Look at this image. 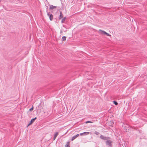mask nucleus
I'll return each mask as SVG.
<instances>
[{
	"mask_svg": "<svg viewBox=\"0 0 147 147\" xmlns=\"http://www.w3.org/2000/svg\"><path fill=\"white\" fill-rule=\"evenodd\" d=\"M99 31L100 32V34L102 35H105L108 36H111V35L109 34L108 33H107L106 32L104 31H103L102 30H100Z\"/></svg>",
	"mask_w": 147,
	"mask_h": 147,
	"instance_id": "1",
	"label": "nucleus"
},
{
	"mask_svg": "<svg viewBox=\"0 0 147 147\" xmlns=\"http://www.w3.org/2000/svg\"><path fill=\"white\" fill-rule=\"evenodd\" d=\"M47 15L49 17L50 20H52L53 19V16L52 14H49V13H47Z\"/></svg>",
	"mask_w": 147,
	"mask_h": 147,
	"instance_id": "2",
	"label": "nucleus"
},
{
	"mask_svg": "<svg viewBox=\"0 0 147 147\" xmlns=\"http://www.w3.org/2000/svg\"><path fill=\"white\" fill-rule=\"evenodd\" d=\"M36 119V117L35 118H34V119H32L30 121V123H29V124L28 125V126H29V125H31V124H32V123L34 121V120Z\"/></svg>",
	"mask_w": 147,
	"mask_h": 147,
	"instance_id": "3",
	"label": "nucleus"
},
{
	"mask_svg": "<svg viewBox=\"0 0 147 147\" xmlns=\"http://www.w3.org/2000/svg\"><path fill=\"white\" fill-rule=\"evenodd\" d=\"M100 138L101 139H102L104 140H107L108 139V138L107 137H105L101 135L100 136Z\"/></svg>",
	"mask_w": 147,
	"mask_h": 147,
	"instance_id": "4",
	"label": "nucleus"
},
{
	"mask_svg": "<svg viewBox=\"0 0 147 147\" xmlns=\"http://www.w3.org/2000/svg\"><path fill=\"white\" fill-rule=\"evenodd\" d=\"M57 6H53V5H51L50 6L49 9H56Z\"/></svg>",
	"mask_w": 147,
	"mask_h": 147,
	"instance_id": "5",
	"label": "nucleus"
},
{
	"mask_svg": "<svg viewBox=\"0 0 147 147\" xmlns=\"http://www.w3.org/2000/svg\"><path fill=\"white\" fill-rule=\"evenodd\" d=\"M79 136V134H77L76 136H73L72 137L71 139L72 141H73L76 138H77Z\"/></svg>",
	"mask_w": 147,
	"mask_h": 147,
	"instance_id": "6",
	"label": "nucleus"
},
{
	"mask_svg": "<svg viewBox=\"0 0 147 147\" xmlns=\"http://www.w3.org/2000/svg\"><path fill=\"white\" fill-rule=\"evenodd\" d=\"M60 14L59 17V19H61L62 18H63V15L61 12H60Z\"/></svg>",
	"mask_w": 147,
	"mask_h": 147,
	"instance_id": "7",
	"label": "nucleus"
},
{
	"mask_svg": "<svg viewBox=\"0 0 147 147\" xmlns=\"http://www.w3.org/2000/svg\"><path fill=\"white\" fill-rule=\"evenodd\" d=\"M90 134V133L89 132H84V133L80 134V135L81 136H82L83 134Z\"/></svg>",
	"mask_w": 147,
	"mask_h": 147,
	"instance_id": "8",
	"label": "nucleus"
},
{
	"mask_svg": "<svg viewBox=\"0 0 147 147\" xmlns=\"http://www.w3.org/2000/svg\"><path fill=\"white\" fill-rule=\"evenodd\" d=\"M58 135V132H56L54 136V140H55L57 136V135Z\"/></svg>",
	"mask_w": 147,
	"mask_h": 147,
	"instance_id": "9",
	"label": "nucleus"
},
{
	"mask_svg": "<svg viewBox=\"0 0 147 147\" xmlns=\"http://www.w3.org/2000/svg\"><path fill=\"white\" fill-rule=\"evenodd\" d=\"M111 142L109 141H107L106 142V144L109 145H111Z\"/></svg>",
	"mask_w": 147,
	"mask_h": 147,
	"instance_id": "10",
	"label": "nucleus"
},
{
	"mask_svg": "<svg viewBox=\"0 0 147 147\" xmlns=\"http://www.w3.org/2000/svg\"><path fill=\"white\" fill-rule=\"evenodd\" d=\"M65 19H66V18L65 17H64V18H63L62 19V20H61V22L62 23H63L64 22L65 20Z\"/></svg>",
	"mask_w": 147,
	"mask_h": 147,
	"instance_id": "11",
	"label": "nucleus"
},
{
	"mask_svg": "<svg viewBox=\"0 0 147 147\" xmlns=\"http://www.w3.org/2000/svg\"><path fill=\"white\" fill-rule=\"evenodd\" d=\"M69 142H68L65 145V146L66 147H70L69 146Z\"/></svg>",
	"mask_w": 147,
	"mask_h": 147,
	"instance_id": "12",
	"label": "nucleus"
},
{
	"mask_svg": "<svg viewBox=\"0 0 147 147\" xmlns=\"http://www.w3.org/2000/svg\"><path fill=\"white\" fill-rule=\"evenodd\" d=\"M62 38L63 41H65L66 39V38L65 36H63L62 37Z\"/></svg>",
	"mask_w": 147,
	"mask_h": 147,
	"instance_id": "13",
	"label": "nucleus"
},
{
	"mask_svg": "<svg viewBox=\"0 0 147 147\" xmlns=\"http://www.w3.org/2000/svg\"><path fill=\"white\" fill-rule=\"evenodd\" d=\"M34 107L33 106H32V108L29 109V111H31L33 110Z\"/></svg>",
	"mask_w": 147,
	"mask_h": 147,
	"instance_id": "14",
	"label": "nucleus"
},
{
	"mask_svg": "<svg viewBox=\"0 0 147 147\" xmlns=\"http://www.w3.org/2000/svg\"><path fill=\"white\" fill-rule=\"evenodd\" d=\"M113 103L115 105H117L118 104L117 102H116V101H113Z\"/></svg>",
	"mask_w": 147,
	"mask_h": 147,
	"instance_id": "15",
	"label": "nucleus"
},
{
	"mask_svg": "<svg viewBox=\"0 0 147 147\" xmlns=\"http://www.w3.org/2000/svg\"><path fill=\"white\" fill-rule=\"evenodd\" d=\"M92 123V122L91 121H88L86 122V123Z\"/></svg>",
	"mask_w": 147,
	"mask_h": 147,
	"instance_id": "16",
	"label": "nucleus"
}]
</instances>
